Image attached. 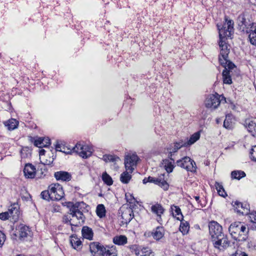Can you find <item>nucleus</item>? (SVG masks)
<instances>
[{
    "label": "nucleus",
    "mask_w": 256,
    "mask_h": 256,
    "mask_svg": "<svg viewBox=\"0 0 256 256\" xmlns=\"http://www.w3.org/2000/svg\"><path fill=\"white\" fill-rule=\"evenodd\" d=\"M226 98L223 96L216 93L210 94L205 100V106L208 108L215 109L218 107L221 102H226Z\"/></svg>",
    "instance_id": "nucleus-4"
},
{
    "label": "nucleus",
    "mask_w": 256,
    "mask_h": 256,
    "mask_svg": "<svg viewBox=\"0 0 256 256\" xmlns=\"http://www.w3.org/2000/svg\"><path fill=\"white\" fill-rule=\"evenodd\" d=\"M70 243L72 248L78 250L82 248V243L80 239L76 236H72L70 238Z\"/></svg>",
    "instance_id": "nucleus-25"
},
{
    "label": "nucleus",
    "mask_w": 256,
    "mask_h": 256,
    "mask_svg": "<svg viewBox=\"0 0 256 256\" xmlns=\"http://www.w3.org/2000/svg\"><path fill=\"white\" fill-rule=\"evenodd\" d=\"M80 204L76 202L74 204L72 202L68 203V207L70 208V214L72 217H76L79 220H82V221L84 220V216L83 213L78 209Z\"/></svg>",
    "instance_id": "nucleus-9"
},
{
    "label": "nucleus",
    "mask_w": 256,
    "mask_h": 256,
    "mask_svg": "<svg viewBox=\"0 0 256 256\" xmlns=\"http://www.w3.org/2000/svg\"><path fill=\"white\" fill-rule=\"evenodd\" d=\"M234 210L238 214L242 215H246L249 213V206L246 204H244L240 202L236 201L234 202Z\"/></svg>",
    "instance_id": "nucleus-16"
},
{
    "label": "nucleus",
    "mask_w": 256,
    "mask_h": 256,
    "mask_svg": "<svg viewBox=\"0 0 256 256\" xmlns=\"http://www.w3.org/2000/svg\"><path fill=\"white\" fill-rule=\"evenodd\" d=\"M5 240V234L2 232L0 231V246H2L4 244Z\"/></svg>",
    "instance_id": "nucleus-49"
},
{
    "label": "nucleus",
    "mask_w": 256,
    "mask_h": 256,
    "mask_svg": "<svg viewBox=\"0 0 256 256\" xmlns=\"http://www.w3.org/2000/svg\"><path fill=\"white\" fill-rule=\"evenodd\" d=\"M244 256H248V255L244 252H243V254Z\"/></svg>",
    "instance_id": "nucleus-61"
},
{
    "label": "nucleus",
    "mask_w": 256,
    "mask_h": 256,
    "mask_svg": "<svg viewBox=\"0 0 256 256\" xmlns=\"http://www.w3.org/2000/svg\"><path fill=\"white\" fill-rule=\"evenodd\" d=\"M141 256H154V254H144V255H142Z\"/></svg>",
    "instance_id": "nucleus-60"
},
{
    "label": "nucleus",
    "mask_w": 256,
    "mask_h": 256,
    "mask_svg": "<svg viewBox=\"0 0 256 256\" xmlns=\"http://www.w3.org/2000/svg\"><path fill=\"white\" fill-rule=\"evenodd\" d=\"M102 179L104 182L107 185L111 186L112 184L113 181L112 178L106 172L103 173Z\"/></svg>",
    "instance_id": "nucleus-37"
},
{
    "label": "nucleus",
    "mask_w": 256,
    "mask_h": 256,
    "mask_svg": "<svg viewBox=\"0 0 256 256\" xmlns=\"http://www.w3.org/2000/svg\"><path fill=\"white\" fill-rule=\"evenodd\" d=\"M172 211L174 216L176 218L177 220H181L183 218V216L181 212L180 209L177 206H173L171 207Z\"/></svg>",
    "instance_id": "nucleus-29"
},
{
    "label": "nucleus",
    "mask_w": 256,
    "mask_h": 256,
    "mask_svg": "<svg viewBox=\"0 0 256 256\" xmlns=\"http://www.w3.org/2000/svg\"><path fill=\"white\" fill-rule=\"evenodd\" d=\"M102 160L106 162H116L118 160H119V158L118 156H113V155L104 154L103 156Z\"/></svg>",
    "instance_id": "nucleus-40"
},
{
    "label": "nucleus",
    "mask_w": 256,
    "mask_h": 256,
    "mask_svg": "<svg viewBox=\"0 0 256 256\" xmlns=\"http://www.w3.org/2000/svg\"><path fill=\"white\" fill-rule=\"evenodd\" d=\"M152 211L157 214L159 216V219L158 221L159 222L161 220V214H163L164 209L162 206L158 204H156L151 207Z\"/></svg>",
    "instance_id": "nucleus-26"
},
{
    "label": "nucleus",
    "mask_w": 256,
    "mask_h": 256,
    "mask_svg": "<svg viewBox=\"0 0 256 256\" xmlns=\"http://www.w3.org/2000/svg\"><path fill=\"white\" fill-rule=\"evenodd\" d=\"M209 232L212 241L218 238V237L224 234L222 226L216 222L212 221L209 223Z\"/></svg>",
    "instance_id": "nucleus-5"
},
{
    "label": "nucleus",
    "mask_w": 256,
    "mask_h": 256,
    "mask_svg": "<svg viewBox=\"0 0 256 256\" xmlns=\"http://www.w3.org/2000/svg\"><path fill=\"white\" fill-rule=\"evenodd\" d=\"M0 218L2 220H6L10 218L8 211L0 214Z\"/></svg>",
    "instance_id": "nucleus-48"
},
{
    "label": "nucleus",
    "mask_w": 256,
    "mask_h": 256,
    "mask_svg": "<svg viewBox=\"0 0 256 256\" xmlns=\"http://www.w3.org/2000/svg\"><path fill=\"white\" fill-rule=\"evenodd\" d=\"M200 137V134L198 132H196L191 136L190 139L187 140L188 146L192 145L197 141Z\"/></svg>",
    "instance_id": "nucleus-39"
},
{
    "label": "nucleus",
    "mask_w": 256,
    "mask_h": 256,
    "mask_svg": "<svg viewBox=\"0 0 256 256\" xmlns=\"http://www.w3.org/2000/svg\"><path fill=\"white\" fill-rule=\"evenodd\" d=\"M102 254L104 256H117V251L114 248H111L107 250H103Z\"/></svg>",
    "instance_id": "nucleus-42"
},
{
    "label": "nucleus",
    "mask_w": 256,
    "mask_h": 256,
    "mask_svg": "<svg viewBox=\"0 0 256 256\" xmlns=\"http://www.w3.org/2000/svg\"><path fill=\"white\" fill-rule=\"evenodd\" d=\"M224 126L228 130H231L234 127V124L230 116H226V118L224 122Z\"/></svg>",
    "instance_id": "nucleus-36"
},
{
    "label": "nucleus",
    "mask_w": 256,
    "mask_h": 256,
    "mask_svg": "<svg viewBox=\"0 0 256 256\" xmlns=\"http://www.w3.org/2000/svg\"><path fill=\"white\" fill-rule=\"evenodd\" d=\"M50 144V140L48 138H38L34 140V144L38 148H43L48 146Z\"/></svg>",
    "instance_id": "nucleus-22"
},
{
    "label": "nucleus",
    "mask_w": 256,
    "mask_h": 256,
    "mask_svg": "<svg viewBox=\"0 0 256 256\" xmlns=\"http://www.w3.org/2000/svg\"><path fill=\"white\" fill-rule=\"evenodd\" d=\"M214 186L220 196L224 198L227 196L222 184L218 182H216Z\"/></svg>",
    "instance_id": "nucleus-34"
},
{
    "label": "nucleus",
    "mask_w": 256,
    "mask_h": 256,
    "mask_svg": "<svg viewBox=\"0 0 256 256\" xmlns=\"http://www.w3.org/2000/svg\"><path fill=\"white\" fill-rule=\"evenodd\" d=\"M143 184H146L147 182H149V180H148V178H145L143 180H142Z\"/></svg>",
    "instance_id": "nucleus-54"
},
{
    "label": "nucleus",
    "mask_w": 256,
    "mask_h": 256,
    "mask_svg": "<svg viewBox=\"0 0 256 256\" xmlns=\"http://www.w3.org/2000/svg\"><path fill=\"white\" fill-rule=\"evenodd\" d=\"M228 232L234 240L244 242L248 238L249 228L240 222H234L229 226Z\"/></svg>",
    "instance_id": "nucleus-2"
},
{
    "label": "nucleus",
    "mask_w": 256,
    "mask_h": 256,
    "mask_svg": "<svg viewBox=\"0 0 256 256\" xmlns=\"http://www.w3.org/2000/svg\"><path fill=\"white\" fill-rule=\"evenodd\" d=\"M226 22L223 24H217L219 30V46L220 54L218 56V61L222 66L224 68L222 75L223 80H232L236 79L240 74V72L236 65L228 59L230 49L224 39L230 37L234 30V22L228 20L225 16Z\"/></svg>",
    "instance_id": "nucleus-1"
},
{
    "label": "nucleus",
    "mask_w": 256,
    "mask_h": 256,
    "mask_svg": "<svg viewBox=\"0 0 256 256\" xmlns=\"http://www.w3.org/2000/svg\"><path fill=\"white\" fill-rule=\"evenodd\" d=\"M244 125L252 136H256V123L254 120L247 118L244 120Z\"/></svg>",
    "instance_id": "nucleus-19"
},
{
    "label": "nucleus",
    "mask_w": 256,
    "mask_h": 256,
    "mask_svg": "<svg viewBox=\"0 0 256 256\" xmlns=\"http://www.w3.org/2000/svg\"><path fill=\"white\" fill-rule=\"evenodd\" d=\"M176 164L178 166L186 170L187 171L191 172L196 171V162L188 156H185L181 160H177Z\"/></svg>",
    "instance_id": "nucleus-7"
},
{
    "label": "nucleus",
    "mask_w": 256,
    "mask_h": 256,
    "mask_svg": "<svg viewBox=\"0 0 256 256\" xmlns=\"http://www.w3.org/2000/svg\"><path fill=\"white\" fill-rule=\"evenodd\" d=\"M164 176V174H161L158 178L148 176V180L150 182L154 183L162 188L164 190H166L169 188V184L165 180Z\"/></svg>",
    "instance_id": "nucleus-14"
},
{
    "label": "nucleus",
    "mask_w": 256,
    "mask_h": 256,
    "mask_svg": "<svg viewBox=\"0 0 256 256\" xmlns=\"http://www.w3.org/2000/svg\"><path fill=\"white\" fill-rule=\"evenodd\" d=\"M132 252H134L136 256H139L142 247L136 244L130 246H128Z\"/></svg>",
    "instance_id": "nucleus-41"
},
{
    "label": "nucleus",
    "mask_w": 256,
    "mask_h": 256,
    "mask_svg": "<svg viewBox=\"0 0 256 256\" xmlns=\"http://www.w3.org/2000/svg\"><path fill=\"white\" fill-rule=\"evenodd\" d=\"M168 152H169V154H168V158L170 159V161H172V162H174V159H173V158H172V154L173 153H170V150H168Z\"/></svg>",
    "instance_id": "nucleus-53"
},
{
    "label": "nucleus",
    "mask_w": 256,
    "mask_h": 256,
    "mask_svg": "<svg viewBox=\"0 0 256 256\" xmlns=\"http://www.w3.org/2000/svg\"><path fill=\"white\" fill-rule=\"evenodd\" d=\"M18 124V121H17L16 119L12 118L6 122V126H8V130H13L16 128Z\"/></svg>",
    "instance_id": "nucleus-33"
},
{
    "label": "nucleus",
    "mask_w": 256,
    "mask_h": 256,
    "mask_svg": "<svg viewBox=\"0 0 256 256\" xmlns=\"http://www.w3.org/2000/svg\"><path fill=\"white\" fill-rule=\"evenodd\" d=\"M30 234L31 231L30 228L24 224H20L16 228L15 235L20 240H24Z\"/></svg>",
    "instance_id": "nucleus-10"
},
{
    "label": "nucleus",
    "mask_w": 256,
    "mask_h": 256,
    "mask_svg": "<svg viewBox=\"0 0 256 256\" xmlns=\"http://www.w3.org/2000/svg\"><path fill=\"white\" fill-rule=\"evenodd\" d=\"M180 148V146L178 145L177 143H174L173 146H170L168 148V150H170V153H174L176 152Z\"/></svg>",
    "instance_id": "nucleus-44"
},
{
    "label": "nucleus",
    "mask_w": 256,
    "mask_h": 256,
    "mask_svg": "<svg viewBox=\"0 0 256 256\" xmlns=\"http://www.w3.org/2000/svg\"><path fill=\"white\" fill-rule=\"evenodd\" d=\"M164 230L162 226H158L156 229L154 230L152 232V235L154 239L160 240L164 236Z\"/></svg>",
    "instance_id": "nucleus-23"
},
{
    "label": "nucleus",
    "mask_w": 256,
    "mask_h": 256,
    "mask_svg": "<svg viewBox=\"0 0 256 256\" xmlns=\"http://www.w3.org/2000/svg\"><path fill=\"white\" fill-rule=\"evenodd\" d=\"M90 250L93 255L96 254H100L103 253V250H106V248L100 246L98 243L91 242L90 244Z\"/></svg>",
    "instance_id": "nucleus-21"
},
{
    "label": "nucleus",
    "mask_w": 256,
    "mask_h": 256,
    "mask_svg": "<svg viewBox=\"0 0 256 256\" xmlns=\"http://www.w3.org/2000/svg\"><path fill=\"white\" fill-rule=\"evenodd\" d=\"M96 212L97 215L100 218L106 215V209L104 206L102 204H98L96 207Z\"/></svg>",
    "instance_id": "nucleus-35"
},
{
    "label": "nucleus",
    "mask_w": 256,
    "mask_h": 256,
    "mask_svg": "<svg viewBox=\"0 0 256 256\" xmlns=\"http://www.w3.org/2000/svg\"><path fill=\"white\" fill-rule=\"evenodd\" d=\"M52 200H60L64 195L62 187L58 183L52 184L48 186Z\"/></svg>",
    "instance_id": "nucleus-6"
},
{
    "label": "nucleus",
    "mask_w": 256,
    "mask_h": 256,
    "mask_svg": "<svg viewBox=\"0 0 256 256\" xmlns=\"http://www.w3.org/2000/svg\"><path fill=\"white\" fill-rule=\"evenodd\" d=\"M256 46V45H255Z\"/></svg>",
    "instance_id": "nucleus-64"
},
{
    "label": "nucleus",
    "mask_w": 256,
    "mask_h": 256,
    "mask_svg": "<svg viewBox=\"0 0 256 256\" xmlns=\"http://www.w3.org/2000/svg\"><path fill=\"white\" fill-rule=\"evenodd\" d=\"M232 81H229V80H228V81H224V84H232Z\"/></svg>",
    "instance_id": "nucleus-57"
},
{
    "label": "nucleus",
    "mask_w": 256,
    "mask_h": 256,
    "mask_svg": "<svg viewBox=\"0 0 256 256\" xmlns=\"http://www.w3.org/2000/svg\"><path fill=\"white\" fill-rule=\"evenodd\" d=\"M244 32L248 35V40L252 45H256V22H252Z\"/></svg>",
    "instance_id": "nucleus-11"
},
{
    "label": "nucleus",
    "mask_w": 256,
    "mask_h": 256,
    "mask_svg": "<svg viewBox=\"0 0 256 256\" xmlns=\"http://www.w3.org/2000/svg\"><path fill=\"white\" fill-rule=\"evenodd\" d=\"M119 214H121L122 222L126 224L130 222L134 217L133 210L130 208H121L119 210Z\"/></svg>",
    "instance_id": "nucleus-12"
},
{
    "label": "nucleus",
    "mask_w": 256,
    "mask_h": 256,
    "mask_svg": "<svg viewBox=\"0 0 256 256\" xmlns=\"http://www.w3.org/2000/svg\"><path fill=\"white\" fill-rule=\"evenodd\" d=\"M40 196L42 198L45 200H48L49 199H51V193L50 190L42 191L40 194Z\"/></svg>",
    "instance_id": "nucleus-43"
},
{
    "label": "nucleus",
    "mask_w": 256,
    "mask_h": 256,
    "mask_svg": "<svg viewBox=\"0 0 256 256\" xmlns=\"http://www.w3.org/2000/svg\"><path fill=\"white\" fill-rule=\"evenodd\" d=\"M246 176L245 172L242 170H234L231 173V177L232 178L238 180Z\"/></svg>",
    "instance_id": "nucleus-31"
},
{
    "label": "nucleus",
    "mask_w": 256,
    "mask_h": 256,
    "mask_svg": "<svg viewBox=\"0 0 256 256\" xmlns=\"http://www.w3.org/2000/svg\"><path fill=\"white\" fill-rule=\"evenodd\" d=\"M59 207H60L59 206H54V211H58Z\"/></svg>",
    "instance_id": "nucleus-58"
},
{
    "label": "nucleus",
    "mask_w": 256,
    "mask_h": 256,
    "mask_svg": "<svg viewBox=\"0 0 256 256\" xmlns=\"http://www.w3.org/2000/svg\"><path fill=\"white\" fill-rule=\"evenodd\" d=\"M140 254L139 256H141L142 255H144V254H154L152 252L151 250L148 248H141Z\"/></svg>",
    "instance_id": "nucleus-46"
},
{
    "label": "nucleus",
    "mask_w": 256,
    "mask_h": 256,
    "mask_svg": "<svg viewBox=\"0 0 256 256\" xmlns=\"http://www.w3.org/2000/svg\"><path fill=\"white\" fill-rule=\"evenodd\" d=\"M56 150L66 154H70L72 152H76L84 158H87L92 154V152L88 146H84L80 144H77L72 150H70L66 148L62 144H60L58 142H57L56 144Z\"/></svg>",
    "instance_id": "nucleus-3"
},
{
    "label": "nucleus",
    "mask_w": 256,
    "mask_h": 256,
    "mask_svg": "<svg viewBox=\"0 0 256 256\" xmlns=\"http://www.w3.org/2000/svg\"><path fill=\"white\" fill-rule=\"evenodd\" d=\"M82 234L84 238L92 240L94 232L92 229L87 226H84L82 230Z\"/></svg>",
    "instance_id": "nucleus-24"
},
{
    "label": "nucleus",
    "mask_w": 256,
    "mask_h": 256,
    "mask_svg": "<svg viewBox=\"0 0 256 256\" xmlns=\"http://www.w3.org/2000/svg\"><path fill=\"white\" fill-rule=\"evenodd\" d=\"M249 218L250 221L253 223H256V212H253L250 214Z\"/></svg>",
    "instance_id": "nucleus-47"
},
{
    "label": "nucleus",
    "mask_w": 256,
    "mask_h": 256,
    "mask_svg": "<svg viewBox=\"0 0 256 256\" xmlns=\"http://www.w3.org/2000/svg\"><path fill=\"white\" fill-rule=\"evenodd\" d=\"M180 221L181 223L180 226V230L184 234H187L190 229L189 224L186 221L183 220H182Z\"/></svg>",
    "instance_id": "nucleus-30"
},
{
    "label": "nucleus",
    "mask_w": 256,
    "mask_h": 256,
    "mask_svg": "<svg viewBox=\"0 0 256 256\" xmlns=\"http://www.w3.org/2000/svg\"><path fill=\"white\" fill-rule=\"evenodd\" d=\"M176 143H177L178 145L180 146V148H181L182 146H188V142H184L183 140H180V142H176Z\"/></svg>",
    "instance_id": "nucleus-50"
},
{
    "label": "nucleus",
    "mask_w": 256,
    "mask_h": 256,
    "mask_svg": "<svg viewBox=\"0 0 256 256\" xmlns=\"http://www.w3.org/2000/svg\"><path fill=\"white\" fill-rule=\"evenodd\" d=\"M70 216L71 215H70V214H64V216H63L62 218V223L65 224H68L70 226V220H71L72 216Z\"/></svg>",
    "instance_id": "nucleus-45"
},
{
    "label": "nucleus",
    "mask_w": 256,
    "mask_h": 256,
    "mask_svg": "<svg viewBox=\"0 0 256 256\" xmlns=\"http://www.w3.org/2000/svg\"><path fill=\"white\" fill-rule=\"evenodd\" d=\"M24 172L26 178H34L36 174V168L30 164H26L24 169Z\"/></svg>",
    "instance_id": "nucleus-18"
},
{
    "label": "nucleus",
    "mask_w": 256,
    "mask_h": 256,
    "mask_svg": "<svg viewBox=\"0 0 256 256\" xmlns=\"http://www.w3.org/2000/svg\"><path fill=\"white\" fill-rule=\"evenodd\" d=\"M71 226V230L72 231H74L75 232L76 230V229L74 228L76 226Z\"/></svg>",
    "instance_id": "nucleus-59"
},
{
    "label": "nucleus",
    "mask_w": 256,
    "mask_h": 256,
    "mask_svg": "<svg viewBox=\"0 0 256 256\" xmlns=\"http://www.w3.org/2000/svg\"><path fill=\"white\" fill-rule=\"evenodd\" d=\"M130 172L126 170L120 174V180L124 184H128L131 179V176L129 174Z\"/></svg>",
    "instance_id": "nucleus-32"
},
{
    "label": "nucleus",
    "mask_w": 256,
    "mask_h": 256,
    "mask_svg": "<svg viewBox=\"0 0 256 256\" xmlns=\"http://www.w3.org/2000/svg\"><path fill=\"white\" fill-rule=\"evenodd\" d=\"M54 176L57 180L68 182L72 178L71 174L65 171H58L54 172Z\"/></svg>",
    "instance_id": "nucleus-20"
},
{
    "label": "nucleus",
    "mask_w": 256,
    "mask_h": 256,
    "mask_svg": "<svg viewBox=\"0 0 256 256\" xmlns=\"http://www.w3.org/2000/svg\"><path fill=\"white\" fill-rule=\"evenodd\" d=\"M128 242L127 238L124 235H120L115 236L113 238V242L116 244L118 245H124L126 244Z\"/></svg>",
    "instance_id": "nucleus-27"
},
{
    "label": "nucleus",
    "mask_w": 256,
    "mask_h": 256,
    "mask_svg": "<svg viewBox=\"0 0 256 256\" xmlns=\"http://www.w3.org/2000/svg\"><path fill=\"white\" fill-rule=\"evenodd\" d=\"M174 162L170 161L168 159H165L162 160V164L164 166L168 173H170L172 172L174 168Z\"/></svg>",
    "instance_id": "nucleus-28"
},
{
    "label": "nucleus",
    "mask_w": 256,
    "mask_h": 256,
    "mask_svg": "<svg viewBox=\"0 0 256 256\" xmlns=\"http://www.w3.org/2000/svg\"><path fill=\"white\" fill-rule=\"evenodd\" d=\"M19 208L18 204L16 203L11 205L10 208H8V212L12 222H16L18 220L20 215Z\"/></svg>",
    "instance_id": "nucleus-15"
},
{
    "label": "nucleus",
    "mask_w": 256,
    "mask_h": 256,
    "mask_svg": "<svg viewBox=\"0 0 256 256\" xmlns=\"http://www.w3.org/2000/svg\"><path fill=\"white\" fill-rule=\"evenodd\" d=\"M254 152H256L253 148H252L250 152V158L253 161L256 162V156L254 155Z\"/></svg>",
    "instance_id": "nucleus-51"
},
{
    "label": "nucleus",
    "mask_w": 256,
    "mask_h": 256,
    "mask_svg": "<svg viewBox=\"0 0 256 256\" xmlns=\"http://www.w3.org/2000/svg\"><path fill=\"white\" fill-rule=\"evenodd\" d=\"M71 220L70 226H74L77 227L81 226L84 222V220L82 221V220H79L76 217H72Z\"/></svg>",
    "instance_id": "nucleus-38"
},
{
    "label": "nucleus",
    "mask_w": 256,
    "mask_h": 256,
    "mask_svg": "<svg viewBox=\"0 0 256 256\" xmlns=\"http://www.w3.org/2000/svg\"><path fill=\"white\" fill-rule=\"evenodd\" d=\"M242 252H236L234 254V256H244Z\"/></svg>",
    "instance_id": "nucleus-52"
},
{
    "label": "nucleus",
    "mask_w": 256,
    "mask_h": 256,
    "mask_svg": "<svg viewBox=\"0 0 256 256\" xmlns=\"http://www.w3.org/2000/svg\"><path fill=\"white\" fill-rule=\"evenodd\" d=\"M194 198H195L197 202H198V204H199V203H200V196H194Z\"/></svg>",
    "instance_id": "nucleus-55"
},
{
    "label": "nucleus",
    "mask_w": 256,
    "mask_h": 256,
    "mask_svg": "<svg viewBox=\"0 0 256 256\" xmlns=\"http://www.w3.org/2000/svg\"><path fill=\"white\" fill-rule=\"evenodd\" d=\"M252 22L250 20H247L244 14H240L238 18V24L239 30L242 32H244L247 28L250 26Z\"/></svg>",
    "instance_id": "nucleus-17"
},
{
    "label": "nucleus",
    "mask_w": 256,
    "mask_h": 256,
    "mask_svg": "<svg viewBox=\"0 0 256 256\" xmlns=\"http://www.w3.org/2000/svg\"><path fill=\"white\" fill-rule=\"evenodd\" d=\"M138 159V156L136 154L126 156L124 164L126 170H128L130 172H132L134 169L133 166L136 165Z\"/></svg>",
    "instance_id": "nucleus-13"
},
{
    "label": "nucleus",
    "mask_w": 256,
    "mask_h": 256,
    "mask_svg": "<svg viewBox=\"0 0 256 256\" xmlns=\"http://www.w3.org/2000/svg\"><path fill=\"white\" fill-rule=\"evenodd\" d=\"M42 166H44V168H45V164H42ZM44 170H45V168H44Z\"/></svg>",
    "instance_id": "nucleus-62"
},
{
    "label": "nucleus",
    "mask_w": 256,
    "mask_h": 256,
    "mask_svg": "<svg viewBox=\"0 0 256 256\" xmlns=\"http://www.w3.org/2000/svg\"><path fill=\"white\" fill-rule=\"evenodd\" d=\"M212 242L214 248L220 251H224L230 246V241L228 236L224 234Z\"/></svg>",
    "instance_id": "nucleus-8"
},
{
    "label": "nucleus",
    "mask_w": 256,
    "mask_h": 256,
    "mask_svg": "<svg viewBox=\"0 0 256 256\" xmlns=\"http://www.w3.org/2000/svg\"><path fill=\"white\" fill-rule=\"evenodd\" d=\"M45 152H46L45 150H43V149L40 150V155H44V154Z\"/></svg>",
    "instance_id": "nucleus-56"
},
{
    "label": "nucleus",
    "mask_w": 256,
    "mask_h": 256,
    "mask_svg": "<svg viewBox=\"0 0 256 256\" xmlns=\"http://www.w3.org/2000/svg\"><path fill=\"white\" fill-rule=\"evenodd\" d=\"M217 123H218L219 122V121H218V120H217Z\"/></svg>",
    "instance_id": "nucleus-63"
}]
</instances>
